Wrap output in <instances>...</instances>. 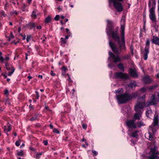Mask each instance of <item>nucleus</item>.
<instances>
[{
  "instance_id": "nucleus-1",
  "label": "nucleus",
  "mask_w": 159,
  "mask_h": 159,
  "mask_svg": "<svg viewBox=\"0 0 159 159\" xmlns=\"http://www.w3.org/2000/svg\"><path fill=\"white\" fill-rule=\"evenodd\" d=\"M125 18L124 16H122L120 21V38L117 29L112 30L111 27L107 29V35L109 36L111 35L113 39L117 43V47L116 44L111 40H110L109 43V46L112 51L116 54L123 53L126 50L125 39Z\"/></svg>"
},
{
  "instance_id": "nucleus-2",
  "label": "nucleus",
  "mask_w": 159,
  "mask_h": 159,
  "mask_svg": "<svg viewBox=\"0 0 159 159\" xmlns=\"http://www.w3.org/2000/svg\"><path fill=\"white\" fill-rule=\"evenodd\" d=\"M158 116L157 115L153 118L152 125L149 127L148 134H145V137L149 140H152L153 136L156 132V128L158 126Z\"/></svg>"
},
{
  "instance_id": "nucleus-3",
  "label": "nucleus",
  "mask_w": 159,
  "mask_h": 159,
  "mask_svg": "<svg viewBox=\"0 0 159 159\" xmlns=\"http://www.w3.org/2000/svg\"><path fill=\"white\" fill-rule=\"evenodd\" d=\"M116 98L119 104H122L126 103L130 100L129 93H125L121 94H116Z\"/></svg>"
},
{
  "instance_id": "nucleus-4",
  "label": "nucleus",
  "mask_w": 159,
  "mask_h": 159,
  "mask_svg": "<svg viewBox=\"0 0 159 159\" xmlns=\"http://www.w3.org/2000/svg\"><path fill=\"white\" fill-rule=\"evenodd\" d=\"M139 99L138 102L135 106L134 110L136 112H140L142 109H143L144 107H146V104L143 99L141 101Z\"/></svg>"
},
{
  "instance_id": "nucleus-5",
  "label": "nucleus",
  "mask_w": 159,
  "mask_h": 159,
  "mask_svg": "<svg viewBox=\"0 0 159 159\" xmlns=\"http://www.w3.org/2000/svg\"><path fill=\"white\" fill-rule=\"evenodd\" d=\"M149 153L150 156L148 157V159H159V157L158 156L159 152L157 151L155 147L151 148Z\"/></svg>"
},
{
  "instance_id": "nucleus-6",
  "label": "nucleus",
  "mask_w": 159,
  "mask_h": 159,
  "mask_svg": "<svg viewBox=\"0 0 159 159\" xmlns=\"http://www.w3.org/2000/svg\"><path fill=\"white\" fill-rule=\"evenodd\" d=\"M110 3H113L115 8L118 12H121L123 9V7L121 3L114 0H109Z\"/></svg>"
},
{
  "instance_id": "nucleus-7",
  "label": "nucleus",
  "mask_w": 159,
  "mask_h": 159,
  "mask_svg": "<svg viewBox=\"0 0 159 159\" xmlns=\"http://www.w3.org/2000/svg\"><path fill=\"white\" fill-rule=\"evenodd\" d=\"M150 43V41L149 39L147 38L145 43L146 46L144 48V52L143 54L144 59L145 60L147 59L148 54L149 52Z\"/></svg>"
},
{
  "instance_id": "nucleus-8",
  "label": "nucleus",
  "mask_w": 159,
  "mask_h": 159,
  "mask_svg": "<svg viewBox=\"0 0 159 159\" xmlns=\"http://www.w3.org/2000/svg\"><path fill=\"white\" fill-rule=\"evenodd\" d=\"M156 92L152 94L148 102V105H154L156 104L157 102H158L157 100L158 96L156 95Z\"/></svg>"
},
{
  "instance_id": "nucleus-9",
  "label": "nucleus",
  "mask_w": 159,
  "mask_h": 159,
  "mask_svg": "<svg viewBox=\"0 0 159 159\" xmlns=\"http://www.w3.org/2000/svg\"><path fill=\"white\" fill-rule=\"evenodd\" d=\"M114 75L116 78H120L123 80L128 79L129 77L127 74L123 73L120 72L115 73Z\"/></svg>"
},
{
  "instance_id": "nucleus-10",
  "label": "nucleus",
  "mask_w": 159,
  "mask_h": 159,
  "mask_svg": "<svg viewBox=\"0 0 159 159\" xmlns=\"http://www.w3.org/2000/svg\"><path fill=\"white\" fill-rule=\"evenodd\" d=\"M149 16L150 19L153 22H155L156 21V17L155 12V8L152 7L149 10Z\"/></svg>"
},
{
  "instance_id": "nucleus-11",
  "label": "nucleus",
  "mask_w": 159,
  "mask_h": 159,
  "mask_svg": "<svg viewBox=\"0 0 159 159\" xmlns=\"http://www.w3.org/2000/svg\"><path fill=\"white\" fill-rule=\"evenodd\" d=\"M127 125L129 128L135 129L137 128L136 124L134 120H129L126 121Z\"/></svg>"
},
{
  "instance_id": "nucleus-12",
  "label": "nucleus",
  "mask_w": 159,
  "mask_h": 159,
  "mask_svg": "<svg viewBox=\"0 0 159 159\" xmlns=\"http://www.w3.org/2000/svg\"><path fill=\"white\" fill-rule=\"evenodd\" d=\"M5 66L7 70L8 71L11 69V71L10 72H9L7 74L8 76H11L14 72L15 68L11 65L10 66L7 62L5 63Z\"/></svg>"
},
{
  "instance_id": "nucleus-13",
  "label": "nucleus",
  "mask_w": 159,
  "mask_h": 159,
  "mask_svg": "<svg viewBox=\"0 0 159 159\" xmlns=\"http://www.w3.org/2000/svg\"><path fill=\"white\" fill-rule=\"evenodd\" d=\"M109 54L110 57L113 60V61L115 63L121 61L120 59L119 56L116 57L115 55L111 52H109Z\"/></svg>"
},
{
  "instance_id": "nucleus-14",
  "label": "nucleus",
  "mask_w": 159,
  "mask_h": 159,
  "mask_svg": "<svg viewBox=\"0 0 159 159\" xmlns=\"http://www.w3.org/2000/svg\"><path fill=\"white\" fill-rule=\"evenodd\" d=\"M129 72L131 77L136 78L138 77V75L135 69L130 68Z\"/></svg>"
},
{
  "instance_id": "nucleus-15",
  "label": "nucleus",
  "mask_w": 159,
  "mask_h": 159,
  "mask_svg": "<svg viewBox=\"0 0 159 159\" xmlns=\"http://www.w3.org/2000/svg\"><path fill=\"white\" fill-rule=\"evenodd\" d=\"M151 41L153 44L159 46V38L156 36H153Z\"/></svg>"
},
{
  "instance_id": "nucleus-16",
  "label": "nucleus",
  "mask_w": 159,
  "mask_h": 159,
  "mask_svg": "<svg viewBox=\"0 0 159 159\" xmlns=\"http://www.w3.org/2000/svg\"><path fill=\"white\" fill-rule=\"evenodd\" d=\"M143 80L145 84H150L151 82V80L148 76H144L143 78Z\"/></svg>"
},
{
  "instance_id": "nucleus-17",
  "label": "nucleus",
  "mask_w": 159,
  "mask_h": 159,
  "mask_svg": "<svg viewBox=\"0 0 159 159\" xmlns=\"http://www.w3.org/2000/svg\"><path fill=\"white\" fill-rule=\"evenodd\" d=\"M141 116V114L140 113H136L134 115L133 120H139L140 119Z\"/></svg>"
},
{
  "instance_id": "nucleus-18",
  "label": "nucleus",
  "mask_w": 159,
  "mask_h": 159,
  "mask_svg": "<svg viewBox=\"0 0 159 159\" xmlns=\"http://www.w3.org/2000/svg\"><path fill=\"white\" fill-rule=\"evenodd\" d=\"M138 93L137 92H135L131 94H129V96L130 98V100H132V98H135L138 96Z\"/></svg>"
},
{
  "instance_id": "nucleus-19",
  "label": "nucleus",
  "mask_w": 159,
  "mask_h": 159,
  "mask_svg": "<svg viewBox=\"0 0 159 159\" xmlns=\"http://www.w3.org/2000/svg\"><path fill=\"white\" fill-rule=\"evenodd\" d=\"M3 129L5 132L7 133L10 131L11 128L10 125H8L4 126Z\"/></svg>"
},
{
  "instance_id": "nucleus-20",
  "label": "nucleus",
  "mask_w": 159,
  "mask_h": 159,
  "mask_svg": "<svg viewBox=\"0 0 159 159\" xmlns=\"http://www.w3.org/2000/svg\"><path fill=\"white\" fill-rule=\"evenodd\" d=\"M123 90L122 88L119 89H118L117 90H116L115 91L114 93H115L117 94H121L123 93Z\"/></svg>"
},
{
  "instance_id": "nucleus-21",
  "label": "nucleus",
  "mask_w": 159,
  "mask_h": 159,
  "mask_svg": "<svg viewBox=\"0 0 159 159\" xmlns=\"http://www.w3.org/2000/svg\"><path fill=\"white\" fill-rule=\"evenodd\" d=\"M152 114V111L150 108L148 109L146 112V115L147 117H149Z\"/></svg>"
},
{
  "instance_id": "nucleus-22",
  "label": "nucleus",
  "mask_w": 159,
  "mask_h": 159,
  "mask_svg": "<svg viewBox=\"0 0 159 159\" xmlns=\"http://www.w3.org/2000/svg\"><path fill=\"white\" fill-rule=\"evenodd\" d=\"M31 16L33 19H36L37 18L36 10H34L32 12Z\"/></svg>"
},
{
  "instance_id": "nucleus-23",
  "label": "nucleus",
  "mask_w": 159,
  "mask_h": 159,
  "mask_svg": "<svg viewBox=\"0 0 159 159\" xmlns=\"http://www.w3.org/2000/svg\"><path fill=\"white\" fill-rule=\"evenodd\" d=\"M118 68L122 71L124 70V66L122 63H119L118 65Z\"/></svg>"
},
{
  "instance_id": "nucleus-24",
  "label": "nucleus",
  "mask_w": 159,
  "mask_h": 159,
  "mask_svg": "<svg viewBox=\"0 0 159 159\" xmlns=\"http://www.w3.org/2000/svg\"><path fill=\"white\" fill-rule=\"evenodd\" d=\"M51 17L49 16H47L45 19V23H49L51 21Z\"/></svg>"
},
{
  "instance_id": "nucleus-25",
  "label": "nucleus",
  "mask_w": 159,
  "mask_h": 159,
  "mask_svg": "<svg viewBox=\"0 0 159 159\" xmlns=\"http://www.w3.org/2000/svg\"><path fill=\"white\" fill-rule=\"evenodd\" d=\"M107 27L106 29L107 28H109L110 27H111L112 30H113L112 27L111 26V25L112 24V21L110 20H107Z\"/></svg>"
},
{
  "instance_id": "nucleus-26",
  "label": "nucleus",
  "mask_w": 159,
  "mask_h": 159,
  "mask_svg": "<svg viewBox=\"0 0 159 159\" xmlns=\"http://www.w3.org/2000/svg\"><path fill=\"white\" fill-rule=\"evenodd\" d=\"M136 83L134 82L133 83H130L128 84L127 85L128 87H130L131 88H132L133 87H135L136 86Z\"/></svg>"
},
{
  "instance_id": "nucleus-27",
  "label": "nucleus",
  "mask_w": 159,
  "mask_h": 159,
  "mask_svg": "<svg viewBox=\"0 0 159 159\" xmlns=\"http://www.w3.org/2000/svg\"><path fill=\"white\" fill-rule=\"evenodd\" d=\"M139 132L138 131L136 130L133 132L132 134V136L133 137L137 138L138 136L137 133Z\"/></svg>"
},
{
  "instance_id": "nucleus-28",
  "label": "nucleus",
  "mask_w": 159,
  "mask_h": 159,
  "mask_svg": "<svg viewBox=\"0 0 159 159\" xmlns=\"http://www.w3.org/2000/svg\"><path fill=\"white\" fill-rule=\"evenodd\" d=\"M42 152H40L39 153H37L35 156H34V157L36 159H39L40 158V156L42 154Z\"/></svg>"
},
{
  "instance_id": "nucleus-29",
  "label": "nucleus",
  "mask_w": 159,
  "mask_h": 159,
  "mask_svg": "<svg viewBox=\"0 0 159 159\" xmlns=\"http://www.w3.org/2000/svg\"><path fill=\"white\" fill-rule=\"evenodd\" d=\"M2 52H0V62L3 63L4 61V59L3 57L2 56Z\"/></svg>"
},
{
  "instance_id": "nucleus-30",
  "label": "nucleus",
  "mask_w": 159,
  "mask_h": 159,
  "mask_svg": "<svg viewBox=\"0 0 159 159\" xmlns=\"http://www.w3.org/2000/svg\"><path fill=\"white\" fill-rule=\"evenodd\" d=\"M138 127L140 128L141 126L144 125V124L143 123L142 121H140L138 123Z\"/></svg>"
},
{
  "instance_id": "nucleus-31",
  "label": "nucleus",
  "mask_w": 159,
  "mask_h": 159,
  "mask_svg": "<svg viewBox=\"0 0 159 159\" xmlns=\"http://www.w3.org/2000/svg\"><path fill=\"white\" fill-rule=\"evenodd\" d=\"M53 132L54 133H57V134H59L60 133V132L57 129H53Z\"/></svg>"
},
{
  "instance_id": "nucleus-32",
  "label": "nucleus",
  "mask_w": 159,
  "mask_h": 159,
  "mask_svg": "<svg viewBox=\"0 0 159 159\" xmlns=\"http://www.w3.org/2000/svg\"><path fill=\"white\" fill-rule=\"evenodd\" d=\"M17 155L19 156H23V153L22 151H21L18 152Z\"/></svg>"
},
{
  "instance_id": "nucleus-33",
  "label": "nucleus",
  "mask_w": 159,
  "mask_h": 159,
  "mask_svg": "<svg viewBox=\"0 0 159 159\" xmlns=\"http://www.w3.org/2000/svg\"><path fill=\"white\" fill-rule=\"evenodd\" d=\"M0 14L2 16L4 17H6V14H5V12L3 11H0Z\"/></svg>"
},
{
  "instance_id": "nucleus-34",
  "label": "nucleus",
  "mask_w": 159,
  "mask_h": 159,
  "mask_svg": "<svg viewBox=\"0 0 159 159\" xmlns=\"http://www.w3.org/2000/svg\"><path fill=\"white\" fill-rule=\"evenodd\" d=\"M157 87V86L156 85H154L153 86H151L149 87V89L150 90L156 88V87Z\"/></svg>"
},
{
  "instance_id": "nucleus-35",
  "label": "nucleus",
  "mask_w": 159,
  "mask_h": 159,
  "mask_svg": "<svg viewBox=\"0 0 159 159\" xmlns=\"http://www.w3.org/2000/svg\"><path fill=\"white\" fill-rule=\"evenodd\" d=\"M92 152L93 153V156H96L98 155V152L95 150H92Z\"/></svg>"
},
{
  "instance_id": "nucleus-36",
  "label": "nucleus",
  "mask_w": 159,
  "mask_h": 159,
  "mask_svg": "<svg viewBox=\"0 0 159 159\" xmlns=\"http://www.w3.org/2000/svg\"><path fill=\"white\" fill-rule=\"evenodd\" d=\"M35 92L36 94V96H35V98L37 99H38L39 98V93L37 91H35Z\"/></svg>"
},
{
  "instance_id": "nucleus-37",
  "label": "nucleus",
  "mask_w": 159,
  "mask_h": 159,
  "mask_svg": "<svg viewBox=\"0 0 159 159\" xmlns=\"http://www.w3.org/2000/svg\"><path fill=\"white\" fill-rule=\"evenodd\" d=\"M37 116H36L34 117H32L30 119V120L31 121L35 120L37 119Z\"/></svg>"
},
{
  "instance_id": "nucleus-38",
  "label": "nucleus",
  "mask_w": 159,
  "mask_h": 159,
  "mask_svg": "<svg viewBox=\"0 0 159 159\" xmlns=\"http://www.w3.org/2000/svg\"><path fill=\"white\" fill-rule=\"evenodd\" d=\"M61 39L62 43H66V41L65 40L64 38H61Z\"/></svg>"
},
{
  "instance_id": "nucleus-39",
  "label": "nucleus",
  "mask_w": 159,
  "mask_h": 159,
  "mask_svg": "<svg viewBox=\"0 0 159 159\" xmlns=\"http://www.w3.org/2000/svg\"><path fill=\"white\" fill-rule=\"evenodd\" d=\"M15 145L17 146H19L20 145V142L19 141H17L15 143Z\"/></svg>"
},
{
  "instance_id": "nucleus-40",
  "label": "nucleus",
  "mask_w": 159,
  "mask_h": 159,
  "mask_svg": "<svg viewBox=\"0 0 159 159\" xmlns=\"http://www.w3.org/2000/svg\"><path fill=\"white\" fill-rule=\"evenodd\" d=\"M60 18V16L59 15H57L55 18L54 19L56 20H59V19Z\"/></svg>"
},
{
  "instance_id": "nucleus-41",
  "label": "nucleus",
  "mask_w": 159,
  "mask_h": 159,
  "mask_svg": "<svg viewBox=\"0 0 159 159\" xmlns=\"http://www.w3.org/2000/svg\"><path fill=\"white\" fill-rule=\"evenodd\" d=\"M31 36L30 35H29L27 36L26 38V41L27 42H29L30 40V39Z\"/></svg>"
},
{
  "instance_id": "nucleus-42",
  "label": "nucleus",
  "mask_w": 159,
  "mask_h": 159,
  "mask_svg": "<svg viewBox=\"0 0 159 159\" xmlns=\"http://www.w3.org/2000/svg\"><path fill=\"white\" fill-rule=\"evenodd\" d=\"M30 26L34 28V27H35L36 25L34 23H31L30 24Z\"/></svg>"
},
{
  "instance_id": "nucleus-43",
  "label": "nucleus",
  "mask_w": 159,
  "mask_h": 159,
  "mask_svg": "<svg viewBox=\"0 0 159 159\" xmlns=\"http://www.w3.org/2000/svg\"><path fill=\"white\" fill-rule=\"evenodd\" d=\"M9 59H10L9 57L7 56H6V57L4 58V61H7L8 60H9Z\"/></svg>"
},
{
  "instance_id": "nucleus-44",
  "label": "nucleus",
  "mask_w": 159,
  "mask_h": 159,
  "mask_svg": "<svg viewBox=\"0 0 159 159\" xmlns=\"http://www.w3.org/2000/svg\"><path fill=\"white\" fill-rule=\"evenodd\" d=\"M129 57V56L128 55H126V56H124L123 57V59H126L128 58Z\"/></svg>"
},
{
  "instance_id": "nucleus-45",
  "label": "nucleus",
  "mask_w": 159,
  "mask_h": 159,
  "mask_svg": "<svg viewBox=\"0 0 159 159\" xmlns=\"http://www.w3.org/2000/svg\"><path fill=\"white\" fill-rule=\"evenodd\" d=\"M4 94L6 95L8 94V91L7 89H6L4 91Z\"/></svg>"
},
{
  "instance_id": "nucleus-46",
  "label": "nucleus",
  "mask_w": 159,
  "mask_h": 159,
  "mask_svg": "<svg viewBox=\"0 0 159 159\" xmlns=\"http://www.w3.org/2000/svg\"><path fill=\"white\" fill-rule=\"evenodd\" d=\"M43 143L45 145H47L48 144V142L47 140L43 141Z\"/></svg>"
},
{
  "instance_id": "nucleus-47",
  "label": "nucleus",
  "mask_w": 159,
  "mask_h": 159,
  "mask_svg": "<svg viewBox=\"0 0 159 159\" xmlns=\"http://www.w3.org/2000/svg\"><path fill=\"white\" fill-rule=\"evenodd\" d=\"M146 89L145 88L143 87L140 89V91L142 92H144L145 91Z\"/></svg>"
},
{
  "instance_id": "nucleus-48",
  "label": "nucleus",
  "mask_w": 159,
  "mask_h": 159,
  "mask_svg": "<svg viewBox=\"0 0 159 159\" xmlns=\"http://www.w3.org/2000/svg\"><path fill=\"white\" fill-rule=\"evenodd\" d=\"M82 127L83 129H86L87 127V125L85 124H83Z\"/></svg>"
},
{
  "instance_id": "nucleus-49",
  "label": "nucleus",
  "mask_w": 159,
  "mask_h": 159,
  "mask_svg": "<svg viewBox=\"0 0 159 159\" xmlns=\"http://www.w3.org/2000/svg\"><path fill=\"white\" fill-rule=\"evenodd\" d=\"M156 95L158 96V98L157 99L158 102H159V92H156Z\"/></svg>"
},
{
  "instance_id": "nucleus-50",
  "label": "nucleus",
  "mask_w": 159,
  "mask_h": 159,
  "mask_svg": "<svg viewBox=\"0 0 159 159\" xmlns=\"http://www.w3.org/2000/svg\"><path fill=\"white\" fill-rule=\"evenodd\" d=\"M50 74L52 76H54L55 75V74L53 73V72L52 71H51Z\"/></svg>"
},
{
  "instance_id": "nucleus-51",
  "label": "nucleus",
  "mask_w": 159,
  "mask_h": 159,
  "mask_svg": "<svg viewBox=\"0 0 159 159\" xmlns=\"http://www.w3.org/2000/svg\"><path fill=\"white\" fill-rule=\"evenodd\" d=\"M29 108L30 110L33 109V106L31 104H30L29 105Z\"/></svg>"
},
{
  "instance_id": "nucleus-52",
  "label": "nucleus",
  "mask_w": 159,
  "mask_h": 159,
  "mask_svg": "<svg viewBox=\"0 0 159 159\" xmlns=\"http://www.w3.org/2000/svg\"><path fill=\"white\" fill-rule=\"evenodd\" d=\"M12 14H15V15H17L18 12L16 11H14L12 12Z\"/></svg>"
},
{
  "instance_id": "nucleus-53",
  "label": "nucleus",
  "mask_w": 159,
  "mask_h": 159,
  "mask_svg": "<svg viewBox=\"0 0 159 159\" xmlns=\"http://www.w3.org/2000/svg\"><path fill=\"white\" fill-rule=\"evenodd\" d=\"M58 10H59V11H61L62 10V8L60 6H59L57 8Z\"/></svg>"
},
{
  "instance_id": "nucleus-54",
  "label": "nucleus",
  "mask_w": 159,
  "mask_h": 159,
  "mask_svg": "<svg viewBox=\"0 0 159 159\" xmlns=\"http://www.w3.org/2000/svg\"><path fill=\"white\" fill-rule=\"evenodd\" d=\"M26 7V6L25 5V4H23V8L22 9V11H25V8Z\"/></svg>"
},
{
  "instance_id": "nucleus-55",
  "label": "nucleus",
  "mask_w": 159,
  "mask_h": 159,
  "mask_svg": "<svg viewBox=\"0 0 159 159\" xmlns=\"http://www.w3.org/2000/svg\"><path fill=\"white\" fill-rule=\"evenodd\" d=\"M62 70L65 71L66 70V68L65 66H63L62 68H61Z\"/></svg>"
},
{
  "instance_id": "nucleus-56",
  "label": "nucleus",
  "mask_w": 159,
  "mask_h": 159,
  "mask_svg": "<svg viewBox=\"0 0 159 159\" xmlns=\"http://www.w3.org/2000/svg\"><path fill=\"white\" fill-rule=\"evenodd\" d=\"M130 51H131V52L132 53H133V48H132V46H131L130 47Z\"/></svg>"
},
{
  "instance_id": "nucleus-57",
  "label": "nucleus",
  "mask_w": 159,
  "mask_h": 159,
  "mask_svg": "<svg viewBox=\"0 0 159 159\" xmlns=\"http://www.w3.org/2000/svg\"><path fill=\"white\" fill-rule=\"evenodd\" d=\"M10 36H11V37H10L11 38H14V36L12 34V33H11Z\"/></svg>"
},
{
  "instance_id": "nucleus-58",
  "label": "nucleus",
  "mask_w": 159,
  "mask_h": 159,
  "mask_svg": "<svg viewBox=\"0 0 159 159\" xmlns=\"http://www.w3.org/2000/svg\"><path fill=\"white\" fill-rule=\"evenodd\" d=\"M148 7H151V2L150 1H149L148 2Z\"/></svg>"
},
{
  "instance_id": "nucleus-59",
  "label": "nucleus",
  "mask_w": 159,
  "mask_h": 159,
  "mask_svg": "<svg viewBox=\"0 0 159 159\" xmlns=\"http://www.w3.org/2000/svg\"><path fill=\"white\" fill-rule=\"evenodd\" d=\"M68 81L69 82L71 83L72 82V81L70 79V77L69 76V80Z\"/></svg>"
},
{
  "instance_id": "nucleus-60",
  "label": "nucleus",
  "mask_w": 159,
  "mask_h": 159,
  "mask_svg": "<svg viewBox=\"0 0 159 159\" xmlns=\"http://www.w3.org/2000/svg\"><path fill=\"white\" fill-rule=\"evenodd\" d=\"M37 29H40L41 28V27L40 25H39V26H37Z\"/></svg>"
},
{
  "instance_id": "nucleus-61",
  "label": "nucleus",
  "mask_w": 159,
  "mask_h": 159,
  "mask_svg": "<svg viewBox=\"0 0 159 159\" xmlns=\"http://www.w3.org/2000/svg\"><path fill=\"white\" fill-rule=\"evenodd\" d=\"M2 75L3 76L5 79L7 77V75L5 74H2Z\"/></svg>"
},
{
  "instance_id": "nucleus-62",
  "label": "nucleus",
  "mask_w": 159,
  "mask_h": 159,
  "mask_svg": "<svg viewBox=\"0 0 159 159\" xmlns=\"http://www.w3.org/2000/svg\"><path fill=\"white\" fill-rule=\"evenodd\" d=\"M27 78L29 79V80L32 78V77L30 76H28Z\"/></svg>"
},
{
  "instance_id": "nucleus-63",
  "label": "nucleus",
  "mask_w": 159,
  "mask_h": 159,
  "mask_svg": "<svg viewBox=\"0 0 159 159\" xmlns=\"http://www.w3.org/2000/svg\"><path fill=\"white\" fill-rule=\"evenodd\" d=\"M38 77L39 78H41V79H42V78H43V76L42 75H38Z\"/></svg>"
},
{
  "instance_id": "nucleus-64",
  "label": "nucleus",
  "mask_w": 159,
  "mask_h": 159,
  "mask_svg": "<svg viewBox=\"0 0 159 159\" xmlns=\"http://www.w3.org/2000/svg\"><path fill=\"white\" fill-rule=\"evenodd\" d=\"M158 19H159V6H158Z\"/></svg>"
}]
</instances>
